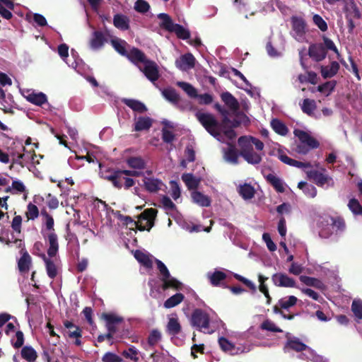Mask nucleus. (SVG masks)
<instances>
[{
    "label": "nucleus",
    "mask_w": 362,
    "mask_h": 362,
    "mask_svg": "<svg viewBox=\"0 0 362 362\" xmlns=\"http://www.w3.org/2000/svg\"><path fill=\"white\" fill-rule=\"evenodd\" d=\"M222 100L227 107L233 112L239 109V103L235 98L229 92H224L221 95Z\"/></svg>",
    "instance_id": "nucleus-30"
},
{
    "label": "nucleus",
    "mask_w": 362,
    "mask_h": 362,
    "mask_svg": "<svg viewBox=\"0 0 362 362\" xmlns=\"http://www.w3.org/2000/svg\"><path fill=\"white\" fill-rule=\"evenodd\" d=\"M348 207L354 215H359L362 214V206L356 199L353 198L349 200Z\"/></svg>",
    "instance_id": "nucleus-58"
},
{
    "label": "nucleus",
    "mask_w": 362,
    "mask_h": 362,
    "mask_svg": "<svg viewBox=\"0 0 362 362\" xmlns=\"http://www.w3.org/2000/svg\"><path fill=\"white\" fill-rule=\"evenodd\" d=\"M271 127L276 133L281 136H285L288 133V128L279 119H273L271 121Z\"/></svg>",
    "instance_id": "nucleus-41"
},
{
    "label": "nucleus",
    "mask_w": 362,
    "mask_h": 362,
    "mask_svg": "<svg viewBox=\"0 0 362 362\" xmlns=\"http://www.w3.org/2000/svg\"><path fill=\"white\" fill-rule=\"evenodd\" d=\"M102 361L103 362H122V358L112 352H107L103 355Z\"/></svg>",
    "instance_id": "nucleus-64"
},
{
    "label": "nucleus",
    "mask_w": 362,
    "mask_h": 362,
    "mask_svg": "<svg viewBox=\"0 0 362 362\" xmlns=\"http://www.w3.org/2000/svg\"><path fill=\"white\" fill-rule=\"evenodd\" d=\"M170 195L173 198L174 200H177L181 194L180 186L177 183V182L175 180H171L170 182Z\"/></svg>",
    "instance_id": "nucleus-60"
},
{
    "label": "nucleus",
    "mask_w": 362,
    "mask_h": 362,
    "mask_svg": "<svg viewBox=\"0 0 362 362\" xmlns=\"http://www.w3.org/2000/svg\"><path fill=\"white\" fill-rule=\"evenodd\" d=\"M207 277L212 285L218 286L221 281L225 279L226 274L223 271L216 270L214 272H208Z\"/></svg>",
    "instance_id": "nucleus-38"
},
{
    "label": "nucleus",
    "mask_w": 362,
    "mask_h": 362,
    "mask_svg": "<svg viewBox=\"0 0 362 362\" xmlns=\"http://www.w3.org/2000/svg\"><path fill=\"white\" fill-rule=\"evenodd\" d=\"M102 317L106 322L107 331L113 334L117 332V325L123 322V318L115 313H104Z\"/></svg>",
    "instance_id": "nucleus-18"
},
{
    "label": "nucleus",
    "mask_w": 362,
    "mask_h": 362,
    "mask_svg": "<svg viewBox=\"0 0 362 362\" xmlns=\"http://www.w3.org/2000/svg\"><path fill=\"white\" fill-rule=\"evenodd\" d=\"M143 182L145 189L151 193L157 192L165 187L164 183L160 180L155 177L144 176Z\"/></svg>",
    "instance_id": "nucleus-19"
},
{
    "label": "nucleus",
    "mask_w": 362,
    "mask_h": 362,
    "mask_svg": "<svg viewBox=\"0 0 362 362\" xmlns=\"http://www.w3.org/2000/svg\"><path fill=\"white\" fill-rule=\"evenodd\" d=\"M325 49L321 45H312L309 47V55L317 62L323 60L326 57Z\"/></svg>",
    "instance_id": "nucleus-24"
},
{
    "label": "nucleus",
    "mask_w": 362,
    "mask_h": 362,
    "mask_svg": "<svg viewBox=\"0 0 362 362\" xmlns=\"http://www.w3.org/2000/svg\"><path fill=\"white\" fill-rule=\"evenodd\" d=\"M195 115L198 121L211 136L218 141L224 142L223 139H222L221 134L219 132L218 122L213 115L198 111L196 112Z\"/></svg>",
    "instance_id": "nucleus-5"
},
{
    "label": "nucleus",
    "mask_w": 362,
    "mask_h": 362,
    "mask_svg": "<svg viewBox=\"0 0 362 362\" xmlns=\"http://www.w3.org/2000/svg\"><path fill=\"white\" fill-rule=\"evenodd\" d=\"M22 357L29 362L34 361L37 358L36 351L31 346H24L21 350Z\"/></svg>",
    "instance_id": "nucleus-52"
},
{
    "label": "nucleus",
    "mask_w": 362,
    "mask_h": 362,
    "mask_svg": "<svg viewBox=\"0 0 362 362\" xmlns=\"http://www.w3.org/2000/svg\"><path fill=\"white\" fill-rule=\"evenodd\" d=\"M111 44L117 52L122 55L126 56L127 52L126 50L127 42L124 40L115 37L111 40Z\"/></svg>",
    "instance_id": "nucleus-47"
},
{
    "label": "nucleus",
    "mask_w": 362,
    "mask_h": 362,
    "mask_svg": "<svg viewBox=\"0 0 362 362\" xmlns=\"http://www.w3.org/2000/svg\"><path fill=\"white\" fill-rule=\"evenodd\" d=\"M182 180L189 189H196L200 182V179L191 173L183 174Z\"/></svg>",
    "instance_id": "nucleus-36"
},
{
    "label": "nucleus",
    "mask_w": 362,
    "mask_h": 362,
    "mask_svg": "<svg viewBox=\"0 0 362 362\" xmlns=\"http://www.w3.org/2000/svg\"><path fill=\"white\" fill-rule=\"evenodd\" d=\"M313 22L320 31L326 32L328 29L327 23L319 14H314L313 16Z\"/></svg>",
    "instance_id": "nucleus-55"
},
{
    "label": "nucleus",
    "mask_w": 362,
    "mask_h": 362,
    "mask_svg": "<svg viewBox=\"0 0 362 362\" xmlns=\"http://www.w3.org/2000/svg\"><path fill=\"white\" fill-rule=\"evenodd\" d=\"M218 344L223 351L228 352L230 354H237L243 351L240 350V349L236 348L233 343L225 337H220L218 339Z\"/></svg>",
    "instance_id": "nucleus-29"
},
{
    "label": "nucleus",
    "mask_w": 362,
    "mask_h": 362,
    "mask_svg": "<svg viewBox=\"0 0 362 362\" xmlns=\"http://www.w3.org/2000/svg\"><path fill=\"white\" fill-rule=\"evenodd\" d=\"M31 264V257L29 254L24 251L18 260V267L21 272H27Z\"/></svg>",
    "instance_id": "nucleus-37"
},
{
    "label": "nucleus",
    "mask_w": 362,
    "mask_h": 362,
    "mask_svg": "<svg viewBox=\"0 0 362 362\" xmlns=\"http://www.w3.org/2000/svg\"><path fill=\"white\" fill-rule=\"evenodd\" d=\"M170 32L175 33L179 38L182 40H187L190 36L189 31L179 24H175Z\"/></svg>",
    "instance_id": "nucleus-49"
},
{
    "label": "nucleus",
    "mask_w": 362,
    "mask_h": 362,
    "mask_svg": "<svg viewBox=\"0 0 362 362\" xmlns=\"http://www.w3.org/2000/svg\"><path fill=\"white\" fill-rule=\"evenodd\" d=\"M293 134L296 137H298L299 141H301L308 147H310L314 149L317 148L320 146V143L305 131L295 129Z\"/></svg>",
    "instance_id": "nucleus-17"
},
{
    "label": "nucleus",
    "mask_w": 362,
    "mask_h": 362,
    "mask_svg": "<svg viewBox=\"0 0 362 362\" xmlns=\"http://www.w3.org/2000/svg\"><path fill=\"white\" fill-rule=\"evenodd\" d=\"M14 4L11 0H0V15L5 19H11L13 16L11 10H13Z\"/></svg>",
    "instance_id": "nucleus-26"
},
{
    "label": "nucleus",
    "mask_w": 362,
    "mask_h": 362,
    "mask_svg": "<svg viewBox=\"0 0 362 362\" xmlns=\"http://www.w3.org/2000/svg\"><path fill=\"white\" fill-rule=\"evenodd\" d=\"M139 69L152 83L156 82L159 78L158 66L153 61L148 59L142 66H139Z\"/></svg>",
    "instance_id": "nucleus-13"
},
{
    "label": "nucleus",
    "mask_w": 362,
    "mask_h": 362,
    "mask_svg": "<svg viewBox=\"0 0 362 362\" xmlns=\"http://www.w3.org/2000/svg\"><path fill=\"white\" fill-rule=\"evenodd\" d=\"M126 56L139 68V66H142L148 60L145 54L136 48H133L129 52H127Z\"/></svg>",
    "instance_id": "nucleus-23"
},
{
    "label": "nucleus",
    "mask_w": 362,
    "mask_h": 362,
    "mask_svg": "<svg viewBox=\"0 0 362 362\" xmlns=\"http://www.w3.org/2000/svg\"><path fill=\"white\" fill-rule=\"evenodd\" d=\"M120 173H117V171L108 170L105 173H101V176L112 182L114 186H119L118 180L120 179Z\"/></svg>",
    "instance_id": "nucleus-51"
},
{
    "label": "nucleus",
    "mask_w": 362,
    "mask_h": 362,
    "mask_svg": "<svg viewBox=\"0 0 362 362\" xmlns=\"http://www.w3.org/2000/svg\"><path fill=\"white\" fill-rule=\"evenodd\" d=\"M163 96L170 102H177L179 100V95L177 92L172 88H166L163 91Z\"/></svg>",
    "instance_id": "nucleus-61"
},
{
    "label": "nucleus",
    "mask_w": 362,
    "mask_h": 362,
    "mask_svg": "<svg viewBox=\"0 0 362 362\" xmlns=\"http://www.w3.org/2000/svg\"><path fill=\"white\" fill-rule=\"evenodd\" d=\"M301 109L304 113L311 116L314 114L316 109V103L314 100L304 99L300 105Z\"/></svg>",
    "instance_id": "nucleus-42"
},
{
    "label": "nucleus",
    "mask_w": 362,
    "mask_h": 362,
    "mask_svg": "<svg viewBox=\"0 0 362 362\" xmlns=\"http://www.w3.org/2000/svg\"><path fill=\"white\" fill-rule=\"evenodd\" d=\"M267 180L276 189V191L279 192H283L285 191L284 182L276 175L273 174H269L267 175Z\"/></svg>",
    "instance_id": "nucleus-44"
},
{
    "label": "nucleus",
    "mask_w": 362,
    "mask_h": 362,
    "mask_svg": "<svg viewBox=\"0 0 362 362\" xmlns=\"http://www.w3.org/2000/svg\"><path fill=\"white\" fill-rule=\"evenodd\" d=\"M300 280L307 286H314L318 288H321L322 286V284L320 281L313 277L301 276Z\"/></svg>",
    "instance_id": "nucleus-56"
},
{
    "label": "nucleus",
    "mask_w": 362,
    "mask_h": 362,
    "mask_svg": "<svg viewBox=\"0 0 362 362\" xmlns=\"http://www.w3.org/2000/svg\"><path fill=\"white\" fill-rule=\"evenodd\" d=\"M157 211L154 209H148L138 217V221L134 222V226L139 230H150L154 223Z\"/></svg>",
    "instance_id": "nucleus-9"
},
{
    "label": "nucleus",
    "mask_w": 362,
    "mask_h": 362,
    "mask_svg": "<svg viewBox=\"0 0 362 362\" xmlns=\"http://www.w3.org/2000/svg\"><path fill=\"white\" fill-rule=\"evenodd\" d=\"M262 329L274 332H282V330L276 327L274 322L269 320L264 321L261 325Z\"/></svg>",
    "instance_id": "nucleus-63"
},
{
    "label": "nucleus",
    "mask_w": 362,
    "mask_h": 362,
    "mask_svg": "<svg viewBox=\"0 0 362 362\" xmlns=\"http://www.w3.org/2000/svg\"><path fill=\"white\" fill-rule=\"evenodd\" d=\"M224 160L230 164H238V153L235 146L230 143H228L227 148L223 149Z\"/></svg>",
    "instance_id": "nucleus-22"
},
{
    "label": "nucleus",
    "mask_w": 362,
    "mask_h": 362,
    "mask_svg": "<svg viewBox=\"0 0 362 362\" xmlns=\"http://www.w3.org/2000/svg\"><path fill=\"white\" fill-rule=\"evenodd\" d=\"M290 349L294 350L296 351H304L305 353H303L302 355L305 358L312 360L314 362L322 361L321 357L317 355L314 350L307 346L297 337L288 338L287 342L284 347V350L285 351H288Z\"/></svg>",
    "instance_id": "nucleus-6"
},
{
    "label": "nucleus",
    "mask_w": 362,
    "mask_h": 362,
    "mask_svg": "<svg viewBox=\"0 0 362 362\" xmlns=\"http://www.w3.org/2000/svg\"><path fill=\"white\" fill-rule=\"evenodd\" d=\"M127 163L130 168L141 171L146 168V162L141 157H130L127 160Z\"/></svg>",
    "instance_id": "nucleus-39"
},
{
    "label": "nucleus",
    "mask_w": 362,
    "mask_h": 362,
    "mask_svg": "<svg viewBox=\"0 0 362 362\" xmlns=\"http://www.w3.org/2000/svg\"><path fill=\"white\" fill-rule=\"evenodd\" d=\"M297 300H298L296 297L290 296L279 300V306L283 309H288L289 308L293 306L296 303Z\"/></svg>",
    "instance_id": "nucleus-53"
},
{
    "label": "nucleus",
    "mask_w": 362,
    "mask_h": 362,
    "mask_svg": "<svg viewBox=\"0 0 362 362\" xmlns=\"http://www.w3.org/2000/svg\"><path fill=\"white\" fill-rule=\"evenodd\" d=\"M42 214H45V229H43L42 233L44 235V233H55L54 230V219L53 218L49 215L47 212H42Z\"/></svg>",
    "instance_id": "nucleus-57"
},
{
    "label": "nucleus",
    "mask_w": 362,
    "mask_h": 362,
    "mask_svg": "<svg viewBox=\"0 0 362 362\" xmlns=\"http://www.w3.org/2000/svg\"><path fill=\"white\" fill-rule=\"evenodd\" d=\"M292 26L291 35L298 42H304L306 39L307 24L300 16H294L291 18Z\"/></svg>",
    "instance_id": "nucleus-10"
},
{
    "label": "nucleus",
    "mask_w": 362,
    "mask_h": 362,
    "mask_svg": "<svg viewBox=\"0 0 362 362\" xmlns=\"http://www.w3.org/2000/svg\"><path fill=\"white\" fill-rule=\"evenodd\" d=\"M298 187L300 189L307 197L314 198L317 195V189L313 185L302 181L298 183Z\"/></svg>",
    "instance_id": "nucleus-40"
},
{
    "label": "nucleus",
    "mask_w": 362,
    "mask_h": 362,
    "mask_svg": "<svg viewBox=\"0 0 362 362\" xmlns=\"http://www.w3.org/2000/svg\"><path fill=\"white\" fill-rule=\"evenodd\" d=\"M238 144L240 146H252L254 145L259 152H262L264 145L259 139L253 136H240L238 139Z\"/></svg>",
    "instance_id": "nucleus-21"
},
{
    "label": "nucleus",
    "mask_w": 362,
    "mask_h": 362,
    "mask_svg": "<svg viewBox=\"0 0 362 362\" xmlns=\"http://www.w3.org/2000/svg\"><path fill=\"white\" fill-rule=\"evenodd\" d=\"M134 120V130L136 132L147 130L152 125V119L148 117H135Z\"/></svg>",
    "instance_id": "nucleus-31"
},
{
    "label": "nucleus",
    "mask_w": 362,
    "mask_h": 362,
    "mask_svg": "<svg viewBox=\"0 0 362 362\" xmlns=\"http://www.w3.org/2000/svg\"><path fill=\"white\" fill-rule=\"evenodd\" d=\"M9 154L12 158L13 163L23 167L30 162L33 161L35 153L31 151H26L25 148L21 140L13 141L12 146L8 148Z\"/></svg>",
    "instance_id": "nucleus-3"
},
{
    "label": "nucleus",
    "mask_w": 362,
    "mask_h": 362,
    "mask_svg": "<svg viewBox=\"0 0 362 362\" xmlns=\"http://www.w3.org/2000/svg\"><path fill=\"white\" fill-rule=\"evenodd\" d=\"M339 69V64L337 62H332L328 66H321V74L324 78H332L337 74Z\"/></svg>",
    "instance_id": "nucleus-28"
},
{
    "label": "nucleus",
    "mask_w": 362,
    "mask_h": 362,
    "mask_svg": "<svg viewBox=\"0 0 362 362\" xmlns=\"http://www.w3.org/2000/svg\"><path fill=\"white\" fill-rule=\"evenodd\" d=\"M177 86L181 88L189 97L197 98V89L190 83L183 81H177Z\"/></svg>",
    "instance_id": "nucleus-48"
},
{
    "label": "nucleus",
    "mask_w": 362,
    "mask_h": 362,
    "mask_svg": "<svg viewBox=\"0 0 362 362\" xmlns=\"http://www.w3.org/2000/svg\"><path fill=\"white\" fill-rule=\"evenodd\" d=\"M272 281L277 286L281 287H294L295 281L286 274L282 273L274 274L272 277Z\"/></svg>",
    "instance_id": "nucleus-20"
},
{
    "label": "nucleus",
    "mask_w": 362,
    "mask_h": 362,
    "mask_svg": "<svg viewBox=\"0 0 362 362\" xmlns=\"http://www.w3.org/2000/svg\"><path fill=\"white\" fill-rule=\"evenodd\" d=\"M351 310L357 320L362 319V300H354L352 302Z\"/></svg>",
    "instance_id": "nucleus-54"
},
{
    "label": "nucleus",
    "mask_w": 362,
    "mask_h": 362,
    "mask_svg": "<svg viewBox=\"0 0 362 362\" xmlns=\"http://www.w3.org/2000/svg\"><path fill=\"white\" fill-rule=\"evenodd\" d=\"M122 101L134 112L143 113L147 110L146 105L139 100L123 98Z\"/></svg>",
    "instance_id": "nucleus-27"
},
{
    "label": "nucleus",
    "mask_w": 362,
    "mask_h": 362,
    "mask_svg": "<svg viewBox=\"0 0 362 362\" xmlns=\"http://www.w3.org/2000/svg\"><path fill=\"white\" fill-rule=\"evenodd\" d=\"M138 350L134 346H131L128 350L124 351L122 354L124 357L130 358L134 362H138Z\"/></svg>",
    "instance_id": "nucleus-62"
},
{
    "label": "nucleus",
    "mask_w": 362,
    "mask_h": 362,
    "mask_svg": "<svg viewBox=\"0 0 362 362\" xmlns=\"http://www.w3.org/2000/svg\"><path fill=\"white\" fill-rule=\"evenodd\" d=\"M44 238L48 243L47 255L49 257H54L59 250L58 238L55 233H44Z\"/></svg>",
    "instance_id": "nucleus-16"
},
{
    "label": "nucleus",
    "mask_w": 362,
    "mask_h": 362,
    "mask_svg": "<svg viewBox=\"0 0 362 362\" xmlns=\"http://www.w3.org/2000/svg\"><path fill=\"white\" fill-rule=\"evenodd\" d=\"M26 216L29 220H35L39 216L38 208L33 204L29 203L27 206Z\"/></svg>",
    "instance_id": "nucleus-59"
},
{
    "label": "nucleus",
    "mask_w": 362,
    "mask_h": 362,
    "mask_svg": "<svg viewBox=\"0 0 362 362\" xmlns=\"http://www.w3.org/2000/svg\"><path fill=\"white\" fill-rule=\"evenodd\" d=\"M101 153L102 152L98 147L91 146L86 149V156H75L74 158L69 157L68 163L71 168H78L80 165H77L76 160H86L88 163H99V166L100 167V160L101 159Z\"/></svg>",
    "instance_id": "nucleus-8"
},
{
    "label": "nucleus",
    "mask_w": 362,
    "mask_h": 362,
    "mask_svg": "<svg viewBox=\"0 0 362 362\" xmlns=\"http://www.w3.org/2000/svg\"><path fill=\"white\" fill-rule=\"evenodd\" d=\"M27 100L36 105H42L47 103V98L43 93H35L34 91L29 93L26 96Z\"/></svg>",
    "instance_id": "nucleus-33"
},
{
    "label": "nucleus",
    "mask_w": 362,
    "mask_h": 362,
    "mask_svg": "<svg viewBox=\"0 0 362 362\" xmlns=\"http://www.w3.org/2000/svg\"><path fill=\"white\" fill-rule=\"evenodd\" d=\"M191 196L193 202L201 206H209L211 204L209 197L198 191L192 192Z\"/></svg>",
    "instance_id": "nucleus-34"
},
{
    "label": "nucleus",
    "mask_w": 362,
    "mask_h": 362,
    "mask_svg": "<svg viewBox=\"0 0 362 362\" xmlns=\"http://www.w3.org/2000/svg\"><path fill=\"white\" fill-rule=\"evenodd\" d=\"M184 299V296L180 293H177L173 296L168 298L165 303H164V307L165 308H173L178 304H180Z\"/></svg>",
    "instance_id": "nucleus-46"
},
{
    "label": "nucleus",
    "mask_w": 362,
    "mask_h": 362,
    "mask_svg": "<svg viewBox=\"0 0 362 362\" xmlns=\"http://www.w3.org/2000/svg\"><path fill=\"white\" fill-rule=\"evenodd\" d=\"M335 81H327L322 85L318 86L317 90L326 96L331 94L336 86Z\"/></svg>",
    "instance_id": "nucleus-50"
},
{
    "label": "nucleus",
    "mask_w": 362,
    "mask_h": 362,
    "mask_svg": "<svg viewBox=\"0 0 362 362\" xmlns=\"http://www.w3.org/2000/svg\"><path fill=\"white\" fill-rule=\"evenodd\" d=\"M240 155L250 164H259L264 155L263 152L254 151L252 146H240Z\"/></svg>",
    "instance_id": "nucleus-12"
},
{
    "label": "nucleus",
    "mask_w": 362,
    "mask_h": 362,
    "mask_svg": "<svg viewBox=\"0 0 362 362\" xmlns=\"http://www.w3.org/2000/svg\"><path fill=\"white\" fill-rule=\"evenodd\" d=\"M319 234L322 238H336L345 230L344 221L341 218L325 216L319 223Z\"/></svg>",
    "instance_id": "nucleus-2"
},
{
    "label": "nucleus",
    "mask_w": 362,
    "mask_h": 362,
    "mask_svg": "<svg viewBox=\"0 0 362 362\" xmlns=\"http://www.w3.org/2000/svg\"><path fill=\"white\" fill-rule=\"evenodd\" d=\"M192 324L204 333L212 334L216 330L215 322L211 320L207 313L201 309H196L193 312Z\"/></svg>",
    "instance_id": "nucleus-4"
},
{
    "label": "nucleus",
    "mask_w": 362,
    "mask_h": 362,
    "mask_svg": "<svg viewBox=\"0 0 362 362\" xmlns=\"http://www.w3.org/2000/svg\"><path fill=\"white\" fill-rule=\"evenodd\" d=\"M58 54L69 66L74 69L78 73H81L80 67L82 65V60L75 51L71 50V58H69V47L66 44H61L58 47Z\"/></svg>",
    "instance_id": "nucleus-7"
},
{
    "label": "nucleus",
    "mask_w": 362,
    "mask_h": 362,
    "mask_svg": "<svg viewBox=\"0 0 362 362\" xmlns=\"http://www.w3.org/2000/svg\"><path fill=\"white\" fill-rule=\"evenodd\" d=\"M196 59L191 53L181 55L175 61V66L181 71H187L195 66Z\"/></svg>",
    "instance_id": "nucleus-15"
},
{
    "label": "nucleus",
    "mask_w": 362,
    "mask_h": 362,
    "mask_svg": "<svg viewBox=\"0 0 362 362\" xmlns=\"http://www.w3.org/2000/svg\"><path fill=\"white\" fill-rule=\"evenodd\" d=\"M114 25L122 30H127L129 28V18L123 14H116L113 18Z\"/></svg>",
    "instance_id": "nucleus-32"
},
{
    "label": "nucleus",
    "mask_w": 362,
    "mask_h": 362,
    "mask_svg": "<svg viewBox=\"0 0 362 362\" xmlns=\"http://www.w3.org/2000/svg\"><path fill=\"white\" fill-rule=\"evenodd\" d=\"M105 39L103 34L100 31L93 32L90 41V47L93 50H98L103 47Z\"/></svg>",
    "instance_id": "nucleus-25"
},
{
    "label": "nucleus",
    "mask_w": 362,
    "mask_h": 362,
    "mask_svg": "<svg viewBox=\"0 0 362 362\" xmlns=\"http://www.w3.org/2000/svg\"><path fill=\"white\" fill-rule=\"evenodd\" d=\"M181 327L178 322V319L176 317H172L169 318V321L167 325V330L170 334L175 335L180 331Z\"/></svg>",
    "instance_id": "nucleus-43"
},
{
    "label": "nucleus",
    "mask_w": 362,
    "mask_h": 362,
    "mask_svg": "<svg viewBox=\"0 0 362 362\" xmlns=\"http://www.w3.org/2000/svg\"><path fill=\"white\" fill-rule=\"evenodd\" d=\"M325 168H322L321 171L310 170L308 173L309 177L313 180L315 183L320 187L324 189H328L332 187L334 185L333 178L328 174H325Z\"/></svg>",
    "instance_id": "nucleus-11"
},
{
    "label": "nucleus",
    "mask_w": 362,
    "mask_h": 362,
    "mask_svg": "<svg viewBox=\"0 0 362 362\" xmlns=\"http://www.w3.org/2000/svg\"><path fill=\"white\" fill-rule=\"evenodd\" d=\"M158 18L160 20V26L170 32L175 23H173L169 15L161 13L158 15Z\"/></svg>",
    "instance_id": "nucleus-45"
},
{
    "label": "nucleus",
    "mask_w": 362,
    "mask_h": 362,
    "mask_svg": "<svg viewBox=\"0 0 362 362\" xmlns=\"http://www.w3.org/2000/svg\"><path fill=\"white\" fill-rule=\"evenodd\" d=\"M134 255L136 259L146 268H151L153 261L156 262L158 269L159 270L161 276L163 290H166L168 288H174L175 289L180 288L182 284L170 276L168 268L160 260L154 258L146 251L139 250L134 252Z\"/></svg>",
    "instance_id": "nucleus-1"
},
{
    "label": "nucleus",
    "mask_w": 362,
    "mask_h": 362,
    "mask_svg": "<svg viewBox=\"0 0 362 362\" xmlns=\"http://www.w3.org/2000/svg\"><path fill=\"white\" fill-rule=\"evenodd\" d=\"M238 190L240 195L244 199H252L254 197L255 192L254 187L252 185L247 183L240 185L238 188Z\"/></svg>",
    "instance_id": "nucleus-35"
},
{
    "label": "nucleus",
    "mask_w": 362,
    "mask_h": 362,
    "mask_svg": "<svg viewBox=\"0 0 362 362\" xmlns=\"http://www.w3.org/2000/svg\"><path fill=\"white\" fill-rule=\"evenodd\" d=\"M40 257L42 258L45 264L46 272L48 276L52 279H54L59 269V262L57 256L54 257H49L42 253L40 255Z\"/></svg>",
    "instance_id": "nucleus-14"
}]
</instances>
